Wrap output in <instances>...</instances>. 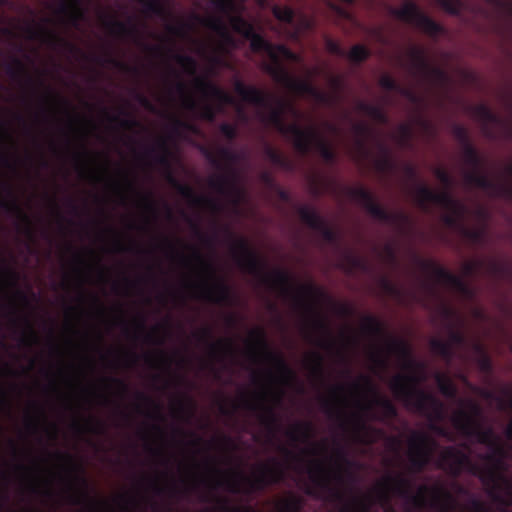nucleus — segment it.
Wrapping results in <instances>:
<instances>
[{"instance_id": "obj_1", "label": "nucleus", "mask_w": 512, "mask_h": 512, "mask_svg": "<svg viewBox=\"0 0 512 512\" xmlns=\"http://www.w3.org/2000/svg\"><path fill=\"white\" fill-rule=\"evenodd\" d=\"M228 234L233 238L232 252L238 266L243 271L258 278L261 284L270 289L279 290L285 297H292L296 306L302 308L311 316L312 327L324 335L323 338L318 340V346L324 349H333L335 341L330 327L327 321L318 314L313 303L316 298L324 296L323 292L311 283L301 285L297 291H294L292 279L288 272L277 269L272 273H267L266 264L250 248L248 242L244 238H235L230 231H228Z\"/></svg>"}, {"instance_id": "obj_2", "label": "nucleus", "mask_w": 512, "mask_h": 512, "mask_svg": "<svg viewBox=\"0 0 512 512\" xmlns=\"http://www.w3.org/2000/svg\"><path fill=\"white\" fill-rule=\"evenodd\" d=\"M488 448L489 452L480 456L487 466L474 463L466 452L448 446L440 453L437 467L454 478L464 471L469 472L479 478L495 502L509 505L512 503V481L501 473L508 455L507 449L500 438Z\"/></svg>"}, {"instance_id": "obj_3", "label": "nucleus", "mask_w": 512, "mask_h": 512, "mask_svg": "<svg viewBox=\"0 0 512 512\" xmlns=\"http://www.w3.org/2000/svg\"><path fill=\"white\" fill-rule=\"evenodd\" d=\"M234 91L244 102L253 104L261 108L269 109L265 120L273 126L280 134L292 136L294 148L301 154L306 155L311 149V140L315 137V131L312 128H302L296 123L286 124L284 113L287 103L281 99H275L265 91L246 85L243 81L236 79L234 82Z\"/></svg>"}, {"instance_id": "obj_4", "label": "nucleus", "mask_w": 512, "mask_h": 512, "mask_svg": "<svg viewBox=\"0 0 512 512\" xmlns=\"http://www.w3.org/2000/svg\"><path fill=\"white\" fill-rule=\"evenodd\" d=\"M335 459L336 470L333 473L323 462L314 461L308 471L312 482L326 494V500L342 504L339 512H368L369 507L364 499L353 497L348 501L344 492L331 485V477L341 484L345 478L353 481L354 474L351 469L357 465L348 458L345 448L339 444L335 449Z\"/></svg>"}, {"instance_id": "obj_5", "label": "nucleus", "mask_w": 512, "mask_h": 512, "mask_svg": "<svg viewBox=\"0 0 512 512\" xmlns=\"http://www.w3.org/2000/svg\"><path fill=\"white\" fill-rule=\"evenodd\" d=\"M423 379L416 375H396L390 382V389L394 396L403 402L410 410L415 411L433 422L431 430L436 434L447 437L448 431L437 425L445 418V405L433 394L418 389L416 385Z\"/></svg>"}, {"instance_id": "obj_6", "label": "nucleus", "mask_w": 512, "mask_h": 512, "mask_svg": "<svg viewBox=\"0 0 512 512\" xmlns=\"http://www.w3.org/2000/svg\"><path fill=\"white\" fill-rule=\"evenodd\" d=\"M203 153L209 163L221 171L208 179L209 187L238 205L243 197V191L238 186L237 174L233 168L239 160L238 154L227 147H220L217 150L218 157L208 149Z\"/></svg>"}, {"instance_id": "obj_7", "label": "nucleus", "mask_w": 512, "mask_h": 512, "mask_svg": "<svg viewBox=\"0 0 512 512\" xmlns=\"http://www.w3.org/2000/svg\"><path fill=\"white\" fill-rule=\"evenodd\" d=\"M285 477L286 470L283 464L272 458L271 464L262 463L258 466V471L253 478H248L241 472H235L232 477L217 479L215 486L225 487L233 494L244 492L250 495L253 492H262L271 485L281 483Z\"/></svg>"}, {"instance_id": "obj_8", "label": "nucleus", "mask_w": 512, "mask_h": 512, "mask_svg": "<svg viewBox=\"0 0 512 512\" xmlns=\"http://www.w3.org/2000/svg\"><path fill=\"white\" fill-rule=\"evenodd\" d=\"M145 156L152 157L156 164L160 165L166 170L167 182L177 191L180 196L189 201L192 205H206L213 209L217 208V203L213 199L206 196L197 195L191 186L181 183L174 176L171 170V151L164 139L159 140L156 146L147 147L145 149Z\"/></svg>"}, {"instance_id": "obj_9", "label": "nucleus", "mask_w": 512, "mask_h": 512, "mask_svg": "<svg viewBox=\"0 0 512 512\" xmlns=\"http://www.w3.org/2000/svg\"><path fill=\"white\" fill-rule=\"evenodd\" d=\"M464 161L472 170L465 173V181L469 185L488 191L496 197L512 199V186L505 183H498L481 172L483 159L472 143L462 147Z\"/></svg>"}, {"instance_id": "obj_10", "label": "nucleus", "mask_w": 512, "mask_h": 512, "mask_svg": "<svg viewBox=\"0 0 512 512\" xmlns=\"http://www.w3.org/2000/svg\"><path fill=\"white\" fill-rule=\"evenodd\" d=\"M193 257L201 264L209 280H211V282L205 280L196 285L199 290L198 297L215 304H231L233 302L231 287L222 278L218 277L215 266L204 259L197 249H193Z\"/></svg>"}, {"instance_id": "obj_11", "label": "nucleus", "mask_w": 512, "mask_h": 512, "mask_svg": "<svg viewBox=\"0 0 512 512\" xmlns=\"http://www.w3.org/2000/svg\"><path fill=\"white\" fill-rule=\"evenodd\" d=\"M385 486L396 495L408 499L417 507H422L426 502V494L431 491L435 499L443 498L446 501H453V496L443 487L429 488L426 485H421L416 494L412 493L413 483L403 474L395 476H387L384 480Z\"/></svg>"}, {"instance_id": "obj_12", "label": "nucleus", "mask_w": 512, "mask_h": 512, "mask_svg": "<svg viewBox=\"0 0 512 512\" xmlns=\"http://www.w3.org/2000/svg\"><path fill=\"white\" fill-rule=\"evenodd\" d=\"M347 194L350 198L361 204L375 219L392 224L399 229L404 228L409 223V216L406 213L387 211L376 201L373 193L362 186L348 188Z\"/></svg>"}, {"instance_id": "obj_13", "label": "nucleus", "mask_w": 512, "mask_h": 512, "mask_svg": "<svg viewBox=\"0 0 512 512\" xmlns=\"http://www.w3.org/2000/svg\"><path fill=\"white\" fill-rule=\"evenodd\" d=\"M268 75L278 84L298 94L307 95L320 104L331 105L335 102L336 97L334 95L320 91L307 80H300L293 77L284 65L270 66Z\"/></svg>"}, {"instance_id": "obj_14", "label": "nucleus", "mask_w": 512, "mask_h": 512, "mask_svg": "<svg viewBox=\"0 0 512 512\" xmlns=\"http://www.w3.org/2000/svg\"><path fill=\"white\" fill-rule=\"evenodd\" d=\"M56 456L69 464V490L71 491L68 495L69 503L73 505L86 504L89 509L96 510L99 503L90 495L89 482L83 475L82 467L76 464L73 456L68 453H57Z\"/></svg>"}, {"instance_id": "obj_15", "label": "nucleus", "mask_w": 512, "mask_h": 512, "mask_svg": "<svg viewBox=\"0 0 512 512\" xmlns=\"http://www.w3.org/2000/svg\"><path fill=\"white\" fill-rule=\"evenodd\" d=\"M389 13L401 21L416 26L430 37H437L444 32L443 26L422 12L415 2L407 1L400 8L390 7Z\"/></svg>"}, {"instance_id": "obj_16", "label": "nucleus", "mask_w": 512, "mask_h": 512, "mask_svg": "<svg viewBox=\"0 0 512 512\" xmlns=\"http://www.w3.org/2000/svg\"><path fill=\"white\" fill-rule=\"evenodd\" d=\"M251 338V354L256 357L260 353L266 361L271 362L283 382H288L295 379V372L287 364L284 357L272 351L266 339L265 332L261 328L254 329L250 332Z\"/></svg>"}, {"instance_id": "obj_17", "label": "nucleus", "mask_w": 512, "mask_h": 512, "mask_svg": "<svg viewBox=\"0 0 512 512\" xmlns=\"http://www.w3.org/2000/svg\"><path fill=\"white\" fill-rule=\"evenodd\" d=\"M410 471L421 473L430 464L436 442L427 434L414 431L408 441Z\"/></svg>"}, {"instance_id": "obj_18", "label": "nucleus", "mask_w": 512, "mask_h": 512, "mask_svg": "<svg viewBox=\"0 0 512 512\" xmlns=\"http://www.w3.org/2000/svg\"><path fill=\"white\" fill-rule=\"evenodd\" d=\"M250 41V48L253 52H265L270 58V63L263 65L264 71L268 74L270 66H282L281 58L289 61H298V55L291 51L284 44H272L267 41L261 34L257 33L256 30L246 38Z\"/></svg>"}, {"instance_id": "obj_19", "label": "nucleus", "mask_w": 512, "mask_h": 512, "mask_svg": "<svg viewBox=\"0 0 512 512\" xmlns=\"http://www.w3.org/2000/svg\"><path fill=\"white\" fill-rule=\"evenodd\" d=\"M420 266L424 272L433 274L439 282L450 286L462 296L466 298H472L474 296L472 288L462 277L449 272L434 261L421 260Z\"/></svg>"}, {"instance_id": "obj_20", "label": "nucleus", "mask_w": 512, "mask_h": 512, "mask_svg": "<svg viewBox=\"0 0 512 512\" xmlns=\"http://www.w3.org/2000/svg\"><path fill=\"white\" fill-rule=\"evenodd\" d=\"M26 32L29 39L41 40L44 44L52 48L62 47L72 54L80 55L82 58L88 59V55L85 54L77 45L68 41L53 30L42 26L37 28L27 26Z\"/></svg>"}, {"instance_id": "obj_21", "label": "nucleus", "mask_w": 512, "mask_h": 512, "mask_svg": "<svg viewBox=\"0 0 512 512\" xmlns=\"http://www.w3.org/2000/svg\"><path fill=\"white\" fill-rule=\"evenodd\" d=\"M107 27L112 34L131 39L148 52L156 54L161 52L160 46L150 45L144 41L142 30L132 18H130L128 22L118 20L109 21Z\"/></svg>"}, {"instance_id": "obj_22", "label": "nucleus", "mask_w": 512, "mask_h": 512, "mask_svg": "<svg viewBox=\"0 0 512 512\" xmlns=\"http://www.w3.org/2000/svg\"><path fill=\"white\" fill-rule=\"evenodd\" d=\"M301 221L306 224L309 228L319 232L322 238L330 244L339 243L338 233L329 227L326 221L320 216V214L309 206H300L297 210Z\"/></svg>"}, {"instance_id": "obj_23", "label": "nucleus", "mask_w": 512, "mask_h": 512, "mask_svg": "<svg viewBox=\"0 0 512 512\" xmlns=\"http://www.w3.org/2000/svg\"><path fill=\"white\" fill-rule=\"evenodd\" d=\"M409 57L413 69L425 79L433 82H444L447 80V74L443 69L430 65L423 48L411 46Z\"/></svg>"}, {"instance_id": "obj_24", "label": "nucleus", "mask_w": 512, "mask_h": 512, "mask_svg": "<svg viewBox=\"0 0 512 512\" xmlns=\"http://www.w3.org/2000/svg\"><path fill=\"white\" fill-rule=\"evenodd\" d=\"M197 341L208 345L210 356L217 360L223 361L228 357H233L236 353L234 342L230 338L211 341L212 331L210 328H203L194 334Z\"/></svg>"}, {"instance_id": "obj_25", "label": "nucleus", "mask_w": 512, "mask_h": 512, "mask_svg": "<svg viewBox=\"0 0 512 512\" xmlns=\"http://www.w3.org/2000/svg\"><path fill=\"white\" fill-rule=\"evenodd\" d=\"M0 187L8 194L10 200L1 199L0 207L9 214L15 216L23 224V232L29 238L33 237L32 221L30 216L22 209L14 196L12 187L10 184L0 180Z\"/></svg>"}, {"instance_id": "obj_26", "label": "nucleus", "mask_w": 512, "mask_h": 512, "mask_svg": "<svg viewBox=\"0 0 512 512\" xmlns=\"http://www.w3.org/2000/svg\"><path fill=\"white\" fill-rule=\"evenodd\" d=\"M460 414L465 419L464 421L459 422L460 433L463 436L474 438L478 443L487 447L499 439L491 426L484 427L483 421L473 426V422L464 412H461Z\"/></svg>"}, {"instance_id": "obj_27", "label": "nucleus", "mask_w": 512, "mask_h": 512, "mask_svg": "<svg viewBox=\"0 0 512 512\" xmlns=\"http://www.w3.org/2000/svg\"><path fill=\"white\" fill-rule=\"evenodd\" d=\"M361 381L365 388L373 394L372 404L380 408V413L375 414L373 418L379 421L396 418L398 416V410L394 403L387 397L380 395L372 381L367 376H361Z\"/></svg>"}, {"instance_id": "obj_28", "label": "nucleus", "mask_w": 512, "mask_h": 512, "mask_svg": "<svg viewBox=\"0 0 512 512\" xmlns=\"http://www.w3.org/2000/svg\"><path fill=\"white\" fill-rule=\"evenodd\" d=\"M241 404L242 407L250 411L260 409L262 413L259 415V420L269 432L274 434L279 430L280 419L273 407L264 405L263 403H253L245 395L242 397Z\"/></svg>"}, {"instance_id": "obj_29", "label": "nucleus", "mask_w": 512, "mask_h": 512, "mask_svg": "<svg viewBox=\"0 0 512 512\" xmlns=\"http://www.w3.org/2000/svg\"><path fill=\"white\" fill-rule=\"evenodd\" d=\"M194 84L196 89L205 98L214 99L221 105H231L234 103L233 96L206 77H196Z\"/></svg>"}, {"instance_id": "obj_30", "label": "nucleus", "mask_w": 512, "mask_h": 512, "mask_svg": "<svg viewBox=\"0 0 512 512\" xmlns=\"http://www.w3.org/2000/svg\"><path fill=\"white\" fill-rule=\"evenodd\" d=\"M386 349L388 353L395 354L401 358L406 369L412 372L424 370V364L413 359L410 347L405 341L391 338L387 341Z\"/></svg>"}, {"instance_id": "obj_31", "label": "nucleus", "mask_w": 512, "mask_h": 512, "mask_svg": "<svg viewBox=\"0 0 512 512\" xmlns=\"http://www.w3.org/2000/svg\"><path fill=\"white\" fill-rule=\"evenodd\" d=\"M460 404L465 408H459L453 413L452 424L460 432L459 422L464 421V417L461 416V412L465 413L468 418L473 422V426L482 422L483 420V409L479 403L472 399L460 400Z\"/></svg>"}, {"instance_id": "obj_32", "label": "nucleus", "mask_w": 512, "mask_h": 512, "mask_svg": "<svg viewBox=\"0 0 512 512\" xmlns=\"http://www.w3.org/2000/svg\"><path fill=\"white\" fill-rule=\"evenodd\" d=\"M57 13L65 17L66 22L74 28H78L85 17L84 10L76 0H61Z\"/></svg>"}, {"instance_id": "obj_33", "label": "nucleus", "mask_w": 512, "mask_h": 512, "mask_svg": "<svg viewBox=\"0 0 512 512\" xmlns=\"http://www.w3.org/2000/svg\"><path fill=\"white\" fill-rule=\"evenodd\" d=\"M200 23L207 29L215 32L224 44L233 46L235 44L234 37L229 32L227 25L220 16H209L199 19Z\"/></svg>"}, {"instance_id": "obj_34", "label": "nucleus", "mask_w": 512, "mask_h": 512, "mask_svg": "<svg viewBox=\"0 0 512 512\" xmlns=\"http://www.w3.org/2000/svg\"><path fill=\"white\" fill-rule=\"evenodd\" d=\"M11 313L13 315L11 320L12 324L16 326L19 322H21L24 326V330L20 338V343L27 347H31L32 345L36 344L38 342V335L34 330L30 319L27 316H22L20 318L15 317L16 309L14 307L12 308Z\"/></svg>"}, {"instance_id": "obj_35", "label": "nucleus", "mask_w": 512, "mask_h": 512, "mask_svg": "<svg viewBox=\"0 0 512 512\" xmlns=\"http://www.w3.org/2000/svg\"><path fill=\"white\" fill-rule=\"evenodd\" d=\"M315 131V137L311 140V149L315 148L322 159L329 163L333 164L336 161V152L331 147V145L319 134V132L311 127ZM309 151L308 153H310Z\"/></svg>"}, {"instance_id": "obj_36", "label": "nucleus", "mask_w": 512, "mask_h": 512, "mask_svg": "<svg viewBox=\"0 0 512 512\" xmlns=\"http://www.w3.org/2000/svg\"><path fill=\"white\" fill-rule=\"evenodd\" d=\"M433 204H437L449 212H465L464 205L452 196L450 189H445L444 191L436 192Z\"/></svg>"}, {"instance_id": "obj_37", "label": "nucleus", "mask_w": 512, "mask_h": 512, "mask_svg": "<svg viewBox=\"0 0 512 512\" xmlns=\"http://www.w3.org/2000/svg\"><path fill=\"white\" fill-rule=\"evenodd\" d=\"M313 425L308 421H300L286 432L288 438L293 442H308L313 436Z\"/></svg>"}, {"instance_id": "obj_38", "label": "nucleus", "mask_w": 512, "mask_h": 512, "mask_svg": "<svg viewBox=\"0 0 512 512\" xmlns=\"http://www.w3.org/2000/svg\"><path fill=\"white\" fill-rule=\"evenodd\" d=\"M351 423H352V428H353L355 439L358 442L367 443V444L374 442L373 437H371L369 435V433L372 432L373 429L370 428L369 426H367V424L365 423V421L363 420V418L360 415H358V414L353 415L351 418Z\"/></svg>"}, {"instance_id": "obj_39", "label": "nucleus", "mask_w": 512, "mask_h": 512, "mask_svg": "<svg viewBox=\"0 0 512 512\" xmlns=\"http://www.w3.org/2000/svg\"><path fill=\"white\" fill-rule=\"evenodd\" d=\"M90 60H92L93 62H95L97 64H101V65H103V64L112 65L116 69H118L122 72H125V73H129V74H133V75L140 74V69L137 66L129 65L121 60L116 59L115 57H113L111 55H106V56L93 55Z\"/></svg>"}, {"instance_id": "obj_40", "label": "nucleus", "mask_w": 512, "mask_h": 512, "mask_svg": "<svg viewBox=\"0 0 512 512\" xmlns=\"http://www.w3.org/2000/svg\"><path fill=\"white\" fill-rule=\"evenodd\" d=\"M264 154L272 164L287 171L294 169V164L288 157L268 144L264 146Z\"/></svg>"}, {"instance_id": "obj_41", "label": "nucleus", "mask_w": 512, "mask_h": 512, "mask_svg": "<svg viewBox=\"0 0 512 512\" xmlns=\"http://www.w3.org/2000/svg\"><path fill=\"white\" fill-rule=\"evenodd\" d=\"M5 70L13 80L25 78L28 83L33 82V79L28 74L26 65L18 57L13 56L11 62L6 65Z\"/></svg>"}, {"instance_id": "obj_42", "label": "nucleus", "mask_w": 512, "mask_h": 512, "mask_svg": "<svg viewBox=\"0 0 512 512\" xmlns=\"http://www.w3.org/2000/svg\"><path fill=\"white\" fill-rule=\"evenodd\" d=\"M356 108L358 111L366 114L371 117L373 120L377 121L380 124L388 123V116L383 111V109L377 105L369 104L365 101H358L356 104Z\"/></svg>"}, {"instance_id": "obj_43", "label": "nucleus", "mask_w": 512, "mask_h": 512, "mask_svg": "<svg viewBox=\"0 0 512 512\" xmlns=\"http://www.w3.org/2000/svg\"><path fill=\"white\" fill-rule=\"evenodd\" d=\"M229 23L232 30L245 39L255 31L254 25L241 15H231Z\"/></svg>"}, {"instance_id": "obj_44", "label": "nucleus", "mask_w": 512, "mask_h": 512, "mask_svg": "<svg viewBox=\"0 0 512 512\" xmlns=\"http://www.w3.org/2000/svg\"><path fill=\"white\" fill-rule=\"evenodd\" d=\"M435 381L437 383L440 393L450 399L457 397V388L453 381L444 373L437 372L435 374Z\"/></svg>"}, {"instance_id": "obj_45", "label": "nucleus", "mask_w": 512, "mask_h": 512, "mask_svg": "<svg viewBox=\"0 0 512 512\" xmlns=\"http://www.w3.org/2000/svg\"><path fill=\"white\" fill-rule=\"evenodd\" d=\"M430 348L432 352L446 361L450 362L454 355V350L452 345L442 339L432 338L430 340Z\"/></svg>"}, {"instance_id": "obj_46", "label": "nucleus", "mask_w": 512, "mask_h": 512, "mask_svg": "<svg viewBox=\"0 0 512 512\" xmlns=\"http://www.w3.org/2000/svg\"><path fill=\"white\" fill-rule=\"evenodd\" d=\"M143 7V12L147 15L165 17L167 8L164 0H138Z\"/></svg>"}, {"instance_id": "obj_47", "label": "nucleus", "mask_w": 512, "mask_h": 512, "mask_svg": "<svg viewBox=\"0 0 512 512\" xmlns=\"http://www.w3.org/2000/svg\"><path fill=\"white\" fill-rule=\"evenodd\" d=\"M362 329L366 334L374 337H382L385 335L382 323L374 316H365L362 323Z\"/></svg>"}, {"instance_id": "obj_48", "label": "nucleus", "mask_w": 512, "mask_h": 512, "mask_svg": "<svg viewBox=\"0 0 512 512\" xmlns=\"http://www.w3.org/2000/svg\"><path fill=\"white\" fill-rule=\"evenodd\" d=\"M303 505V499L297 495L292 494L277 504V510L278 512H301Z\"/></svg>"}, {"instance_id": "obj_49", "label": "nucleus", "mask_w": 512, "mask_h": 512, "mask_svg": "<svg viewBox=\"0 0 512 512\" xmlns=\"http://www.w3.org/2000/svg\"><path fill=\"white\" fill-rule=\"evenodd\" d=\"M322 408L323 411L331 418L336 417L341 421V427L346 428L347 426V417L344 411L339 408L335 401L331 399H323L322 400Z\"/></svg>"}, {"instance_id": "obj_50", "label": "nucleus", "mask_w": 512, "mask_h": 512, "mask_svg": "<svg viewBox=\"0 0 512 512\" xmlns=\"http://www.w3.org/2000/svg\"><path fill=\"white\" fill-rule=\"evenodd\" d=\"M436 191L429 188L427 185L419 184L416 187V200L419 205L424 210L428 209V205L433 203L435 198Z\"/></svg>"}, {"instance_id": "obj_51", "label": "nucleus", "mask_w": 512, "mask_h": 512, "mask_svg": "<svg viewBox=\"0 0 512 512\" xmlns=\"http://www.w3.org/2000/svg\"><path fill=\"white\" fill-rule=\"evenodd\" d=\"M173 59L190 75H195L198 69V63L195 58L187 54L174 53Z\"/></svg>"}, {"instance_id": "obj_52", "label": "nucleus", "mask_w": 512, "mask_h": 512, "mask_svg": "<svg viewBox=\"0 0 512 512\" xmlns=\"http://www.w3.org/2000/svg\"><path fill=\"white\" fill-rule=\"evenodd\" d=\"M370 54V50L366 46L362 44H355L345 56L352 63L360 64L367 60L370 57Z\"/></svg>"}, {"instance_id": "obj_53", "label": "nucleus", "mask_w": 512, "mask_h": 512, "mask_svg": "<svg viewBox=\"0 0 512 512\" xmlns=\"http://www.w3.org/2000/svg\"><path fill=\"white\" fill-rule=\"evenodd\" d=\"M274 17L285 24H293L295 19V10L286 5H274L272 8Z\"/></svg>"}, {"instance_id": "obj_54", "label": "nucleus", "mask_w": 512, "mask_h": 512, "mask_svg": "<svg viewBox=\"0 0 512 512\" xmlns=\"http://www.w3.org/2000/svg\"><path fill=\"white\" fill-rule=\"evenodd\" d=\"M126 187L131 190L132 192H135L137 193V195L140 196V200H141V203L143 204V207L155 214L156 213V205H155V202L153 200V197H152V194L151 193H145V194H141L137 191L136 187H135V184L126 178Z\"/></svg>"}, {"instance_id": "obj_55", "label": "nucleus", "mask_w": 512, "mask_h": 512, "mask_svg": "<svg viewBox=\"0 0 512 512\" xmlns=\"http://www.w3.org/2000/svg\"><path fill=\"white\" fill-rule=\"evenodd\" d=\"M324 359L321 354L319 353H313L311 356V359L309 361V367L311 374L317 378V379H323L324 378V366H323Z\"/></svg>"}, {"instance_id": "obj_56", "label": "nucleus", "mask_w": 512, "mask_h": 512, "mask_svg": "<svg viewBox=\"0 0 512 512\" xmlns=\"http://www.w3.org/2000/svg\"><path fill=\"white\" fill-rule=\"evenodd\" d=\"M355 134L359 137L357 144L360 150L366 151L364 138L372 133V129L365 123H357L353 126Z\"/></svg>"}, {"instance_id": "obj_57", "label": "nucleus", "mask_w": 512, "mask_h": 512, "mask_svg": "<svg viewBox=\"0 0 512 512\" xmlns=\"http://www.w3.org/2000/svg\"><path fill=\"white\" fill-rule=\"evenodd\" d=\"M475 115L486 123H494L497 121L496 115L485 104H478L474 107Z\"/></svg>"}, {"instance_id": "obj_58", "label": "nucleus", "mask_w": 512, "mask_h": 512, "mask_svg": "<svg viewBox=\"0 0 512 512\" xmlns=\"http://www.w3.org/2000/svg\"><path fill=\"white\" fill-rule=\"evenodd\" d=\"M463 235L465 238H467L469 241H471L474 244H481L485 240L486 236V230L485 228H463L462 230Z\"/></svg>"}, {"instance_id": "obj_59", "label": "nucleus", "mask_w": 512, "mask_h": 512, "mask_svg": "<svg viewBox=\"0 0 512 512\" xmlns=\"http://www.w3.org/2000/svg\"><path fill=\"white\" fill-rule=\"evenodd\" d=\"M440 7L448 14L458 16L461 14L463 4L461 0H437Z\"/></svg>"}, {"instance_id": "obj_60", "label": "nucleus", "mask_w": 512, "mask_h": 512, "mask_svg": "<svg viewBox=\"0 0 512 512\" xmlns=\"http://www.w3.org/2000/svg\"><path fill=\"white\" fill-rule=\"evenodd\" d=\"M104 113L110 122L117 123L121 128L132 129L139 126V122L133 118H120L118 116H112L105 109Z\"/></svg>"}, {"instance_id": "obj_61", "label": "nucleus", "mask_w": 512, "mask_h": 512, "mask_svg": "<svg viewBox=\"0 0 512 512\" xmlns=\"http://www.w3.org/2000/svg\"><path fill=\"white\" fill-rule=\"evenodd\" d=\"M136 397L137 399L151 405L154 407V413L153 414H149V416L159 420V421H163L164 420V416L161 412V406L159 404H157L152 398H150L149 396H147L146 394H144L143 392H137L136 394Z\"/></svg>"}, {"instance_id": "obj_62", "label": "nucleus", "mask_w": 512, "mask_h": 512, "mask_svg": "<svg viewBox=\"0 0 512 512\" xmlns=\"http://www.w3.org/2000/svg\"><path fill=\"white\" fill-rule=\"evenodd\" d=\"M452 134L454 138L461 144L462 147L470 144V138L467 129L459 124H455L452 127Z\"/></svg>"}, {"instance_id": "obj_63", "label": "nucleus", "mask_w": 512, "mask_h": 512, "mask_svg": "<svg viewBox=\"0 0 512 512\" xmlns=\"http://www.w3.org/2000/svg\"><path fill=\"white\" fill-rule=\"evenodd\" d=\"M345 259L350 270H361L366 272L368 269L367 262L359 256L347 254Z\"/></svg>"}, {"instance_id": "obj_64", "label": "nucleus", "mask_w": 512, "mask_h": 512, "mask_svg": "<svg viewBox=\"0 0 512 512\" xmlns=\"http://www.w3.org/2000/svg\"><path fill=\"white\" fill-rule=\"evenodd\" d=\"M382 156L376 160V167L380 171H387L392 168L393 162L390 157L389 151L384 146L381 147Z\"/></svg>"}]
</instances>
